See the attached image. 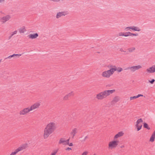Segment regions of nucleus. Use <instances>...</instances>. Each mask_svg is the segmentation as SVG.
I'll return each mask as SVG.
<instances>
[{
  "instance_id": "1",
  "label": "nucleus",
  "mask_w": 155,
  "mask_h": 155,
  "mask_svg": "<svg viewBox=\"0 0 155 155\" xmlns=\"http://www.w3.org/2000/svg\"><path fill=\"white\" fill-rule=\"evenodd\" d=\"M55 129V126L54 123L51 122L48 124L44 130V138H47L54 131Z\"/></svg>"
},
{
  "instance_id": "2",
  "label": "nucleus",
  "mask_w": 155,
  "mask_h": 155,
  "mask_svg": "<svg viewBox=\"0 0 155 155\" xmlns=\"http://www.w3.org/2000/svg\"><path fill=\"white\" fill-rule=\"evenodd\" d=\"M115 90H105L96 95V98L98 100H102L115 91Z\"/></svg>"
},
{
  "instance_id": "3",
  "label": "nucleus",
  "mask_w": 155,
  "mask_h": 155,
  "mask_svg": "<svg viewBox=\"0 0 155 155\" xmlns=\"http://www.w3.org/2000/svg\"><path fill=\"white\" fill-rule=\"evenodd\" d=\"M116 70L115 69L110 68L109 70L104 71L102 74V76L104 78H109L113 74Z\"/></svg>"
},
{
  "instance_id": "4",
  "label": "nucleus",
  "mask_w": 155,
  "mask_h": 155,
  "mask_svg": "<svg viewBox=\"0 0 155 155\" xmlns=\"http://www.w3.org/2000/svg\"><path fill=\"white\" fill-rule=\"evenodd\" d=\"M141 68V66L138 65L127 67L125 69V70H129L131 72L133 73L135 71H136Z\"/></svg>"
},
{
  "instance_id": "5",
  "label": "nucleus",
  "mask_w": 155,
  "mask_h": 155,
  "mask_svg": "<svg viewBox=\"0 0 155 155\" xmlns=\"http://www.w3.org/2000/svg\"><path fill=\"white\" fill-rule=\"evenodd\" d=\"M118 142V141H113L110 142L109 144V147L111 148H115L117 146Z\"/></svg>"
},
{
  "instance_id": "6",
  "label": "nucleus",
  "mask_w": 155,
  "mask_h": 155,
  "mask_svg": "<svg viewBox=\"0 0 155 155\" xmlns=\"http://www.w3.org/2000/svg\"><path fill=\"white\" fill-rule=\"evenodd\" d=\"M31 111L30 108L28 107L24 108L23 110H21L20 112V114L21 115H24L28 113Z\"/></svg>"
},
{
  "instance_id": "7",
  "label": "nucleus",
  "mask_w": 155,
  "mask_h": 155,
  "mask_svg": "<svg viewBox=\"0 0 155 155\" xmlns=\"http://www.w3.org/2000/svg\"><path fill=\"white\" fill-rule=\"evenodd\" d=\"M67 14V12L65 11L61 12L58 13L56 16L57 18H59L62 16H65Z\"/></svg>"
},
{
  "instance_id": "8",
  "label": "nucleus",
  "mask_w": 155,
  "mask_h": 155,
  "mask_svg": "<svg viewBox=\"0 0 155 155\" xmlns=\"http://www.w3.org/2000/svg\"><path fill=\"white\" fill-rule=\"evenodd\" d=\"M27 144H24L21 146L20 147H19L16 150V151H17V152H18L21 151L27 148Z\"/></svg>"
},
{
  "instance_id": "9",
  "label": "nucleus",
  "mask_w": 155,
  "mask_h": 155,
  "mask_svg": "<svg viewBox=\"0 0 155 155\" xmlns=\"http://www.w3.org/2000/svg\"><path fill=\"white\" fill-rule=\"evenodd\" d=\"M40 105V104L39 103H36L35 104H34L32 105L30 108V110L31 111L35 109L38 108Z\"/></svg>"
},
{
  "instance_id": "10",
  "label": "nucleus",
  "mask_w": 155,
  "mask_h": 155,
  "mask_svg": "<svg viewBox=\"0 0 155 155\" xmlns=\"http://www.w3.org/2000/svg\"><path fill=\"white\" fill-rule=\"evenodd\" d=\"M11 18L10 16L9 15H7L1 18L2 22L3 23H4L6 21L8 20Z\"/></svg>"
},
{
  "instance_id": "11",
  "label": "nucleus",
  "mask_w": 155,
  "mask_h": 155,
  "mask_svg": "<svg viewBox=\"0 0 155 155\" xmlns=\"http://www.w3.org/2000/svg\"><path fill=\"white\" fill-rule=\"evenodd\" d=\"M124 36L125 37L131 36H137L138 35V34L137 33H132L130 32H126L125 33H124Z\"/></svg>"
},
{
  "instance_id": "12",
  "label": "nucleus",
  "mask_w": 155,
  "mask_h": 155,
  "mask_svg": "<svg viewBox=\"0 0 155 155\" xmlns=\"http://www.w3.org/2000/svg\"><path fill=\"white\" fill-rule=\"evenodd\" d=\"M38 36V34L36 33L33 34H30L28 35V37L29 38L33 39L36 38Z\"/></svg>"
},
{
  "instance_id": "13",
  "label": "nucleus",
  "mask_w": 155,
  "mask_h": 155,
  "mask_svg": "<svg viewBox=\"0 0 155 155\" xmlns=\"http://www.w3.org/2000/svg\"><path fill=\"white\" fill-rule=\"evenodd\" d=\"M147 71L148 73H153L155 72V65L154 67H151L150 68H147Z\"/></svg>"
},
{
  "instance_id": "14",
  "label": "nucleus",
  "mask_w": 155,
  "mask_h": 155,
  "mask_svg": "<svg viewBox=\"0 0 155 155\" xmlns=\"http://www.w3.org/2000/svg\"><path fill=\"white\" fill-rule=\"evenodd\" d=\"M74 95V93L73 91L69 93L68 94L65 95L64 97V100H67L68 99V98L73 96Z\"/></svg>"
},
{
  "instance_id": "15",
  "label": "nucleus",
  "mask_w": 155,
  "mask_h": 155,
  "mask_svg": "<svg viewBox=\"0 0 155 155\" xmlns=\"http://www.w3.org/2000/svg\"><path fill=\"white\" fill-rule=\"evenodd\" d=\"M131 29L134 31H141V29L138 27L135 26H131Z\"/></svg>"
},
{
  "instance_id": "16",
  "label": "nucleus",
  "mask_w": 155,
  "mask_h": 155,
  "mask_svg": "<svg viewBox=\"0 0 155 155\" xmlns=\"http://www.w3.org/2000/svg\"><path fill=\"white\" fill-rule=\"evenodd\" d=\"M124 134V133L122 132H120L118 133L114 136V139H117L118 138L122 136Z\"/></svg>"
},
{
  "instance_id": "17",
  "label": "nucleus",
  "mask_w": 155,
  "mask_h": 155,
  "mask_svg": "<svg viewBox=\"0 0 155 155\" xmlns=\"http://www.w3.org/2000/svg\"><path fill=\"white\" fill-rule=\"evenodd\" d=\"M155 138V130L153 132V134H152L150 140V141L151 142H153L154 140V139Z\"/></svg>"
},
{
  "instance_id": "18",
  "label": "nucleus",
  "mask_w": 155,
  "mask_h": 155,
  "mask_svg": "<svg viewBox=\"0 0 155 155\" xmlns=\"http://www.w3.org/2000/svg\"><path fill=\"white\" fill-rule=\"evenodd\" d=\"M119 101V97L118 96L115 97L111 102L112 104L117 102Z\"/></svg>"
},
{
  "instance_id": "19",
  "label": "nucleus",
  "mask_w": 155,
  "mask_h": 155,
  "mask_svg": "<svg viewBox=\"0 0 155 155\" xmlns=\"http://www.w3.org/2000/svg\"><path fill=\"white\" fill-rule=\"evenodd\" d=\"M59 144H62L63 145H66L65 140L63 138H61L60 139L59 142Z\"/></svg>"
},
{
  "instance_id": "20",
  "label": "nucleus",
  "mask_w": 155,
  "mask_h": 155,
  "mask_svg": "<svg viewBox=\"0 0 155 155\" xmlns=\"http://www.w3.org/2000/svg\"><path fill=\"white\" fill-rule=\"evenodd\" d=\"M143 122V120L141 118H140L138 119L136 122V125H142V123Z\"/></svg>"
},
{
  "instance_id": "21",
  "label": "nucleus",
  "mask_w": 155,
  "mask_h": 155,
  "mask_svg": "<svg viewBox=\"0 0 155 155\" xmlns=\"http://www.w3.org/2000/svg\"><path fill=\"white\" fill-rule=\"evenodd\" d=\"M77 132V129L76 128H74L72 130L71 133V134L73 135L72 138H73L74 137L75 134H76Z\"/></svg>"
},
{
  "instance_id": "22",
  "label": "nucleus",
  "mask_w": 155,
  "mask_h": 155,
  "mask_svg": "<svg viewBox=\"0 0 155 155\" xmlns=\"http://www.w3.org/2000/svg\"><path fill=\"white\" fill-rule=\"evenodd\" d=\"M114 68H114L116 69L115 71H117L118 72H120L121 71L123 70V69L120 67H118L117 68L115 66H114Z\"/></svg>"
},
{
  "instance_id": "23",
  "label": "nucleus",
  "mask_w": 155,
  "mask_h": 155,
  "mask_svg": "<svg viewBox=\"0 0 155 155\" xmlns=\"http://www.w3.org/2000/svg\"><path fill=\"white\" fill-rule=\"evenodd\" d=\"M25 31L26 30L24 27H23L19 29V31L20 33H24Z\"/></svg>"
},
{
  "instance_id": "24",
  "label": "nucleus",
  "mask_w": 155,
  "mask_h": 155,
  "mask_svg": "<svg viewBox=\"0 0 155 155\" xmlns=\"http://www.w3.org/2000/svg\"><path fill=\"white\" fill-rule=\"evenodd\" d=\"M135 50V48L134 47H131L128 48V50L130 52H132Z\"/></svg>"
},
{
  "instance_id": "25",
  "label": "nucleus",
  "mask_w": 155,
  "mask_h": 155,
  "mask_svg": "<svg viewBox=\"0 0 155 155\" xmlns=\"http://www.w3.org/2000/svg\"><path fill=\"white\" fill-rule=\"evenodd\" d=\"M143 127H144L147 129L148 130H149L150 129V128L148 127V125L146 123H144L143 124Z\"/></svg>"
},
{
  "instance_id": "26",
  "label": "nucleus",
  "mask_w": 155,
  "mask_h": 155,
  "mask_svg": "<svg viewBox=\"0 0 155 155\" xmlns=\"http://www.w3.org/2000/svg\"><path fill=\"white\" fill-rule=\"evenodd\" d=\"M130 29H131V26L126 27L124 29V30L126 31H131Z\"/></svg>"
},
{
  "instance_id": "27",
  "label": "nucleus",
  "mask_w": 155,
  "mask_h": 155,
  "mask_svg": "<svg viewBox=\"0 0 155 155\" xmlns=\"http://www.w3.org/2000/svg\"><path fill=\"white\" fill-rule=\"evenodd\" d=\"M142 125H137V126L136 125V127H137V130L138 131H139L140 130V129H141V127H142Z\"/></svg>"
},
{
  "instance_id": "28",
  "label": "nucleus",
  "mask_w": 155,
  "mask_h": 155,
  "mask_svg": "<svg viewBox=\"0 0 155 155\" xmlns=\"http://www.w3.org/2000/svg\"><path fill=\"white\" fill-rule=\"evenodd\" d=\"M12 57H15V54H12V55H10L7 58H5V59H6L7 58H11Z\"/></svg>"
},
{
  "instance_id": "29",
  "label": "nucleus",
  "mask_w": 155,
  "mask_h": 155,
  "mask_svg": "<svg viewBox=\"0 0 155 155\" xmlns=\"http://www.w3.org/2000/svg\"><path fill=\"white\" fill-rule=\"evenodd\" d=\"M137 98V96H133V97H130V100H132L133 99H136Z\"/></svg>"
},
{
  "instance_id": "30",
  "label": "nucleus",
  "mask_w": 155,
  "mask_h": 155,
  "mask_svg": "<svg viewBox=\"0 0 155 155\" xmlns=\"http://www.w3.org/2000/svg\"><path fill=\"white\" fill-rule=\"evenodd\" d=\"M58 152V150H55L54 152L51 153V155H55Z\"/></svg>"
},
{
  "instance_id": "31",
  "label": "nucleus",
  "mask_w": 155,
  "mask_h": 155,
  "mask_svg": "<svg viewBox=\"0 0 155 155\" xmlns=\"http://www.w3.org/2000/svg\"><path fill=\"white\" fill-rule=\"evenodd\" d=\"M18 152L16 150L15 151L12 152L10 155H15Z\"/></svg>"
},
{
  "instance_id": "32",
  "label": "nucleus",
  "mask_w": 155,
  "mask_h": 155,
  "mask_svg": "<svg viewBox=\"0 0 155 155\" xmlns=\"http://www.w3.org/2000/svg\"><path fill=\"white\" fill-rule=\"evenodd\" d=\"M114 66H113V65H112L111 64H110L108 66V68H110H110H114Z\"/></svg>"
},
{
  "instance_id": "33",
  "label": "nucleus",
  "mask_w": 155,
  "mask_h": 155,
  "mask_svg": "<svg viewBox=\"0 0 155 155\" xmlns=\"http://www.w3.org/2000/svg\"><path fill=\"white\" fill-rule=\"evenodd\" d=\"M155 80L154 79H152L151 81H149L150 83L151 84H153L154 82L155 81Z\"/></svg>"
},
{
  "instance_id": "34",
  "label": "nucleus",
  "mask_w": 155,
  "mask_h": 155,
  "mask_svg": "<svg viewBox=\"0 0 155 155\" xmlns=\"http://www.w3.org/2000/svg\"><path fill=\"white\" fill-rule=\"evenodd\" d=\"M124 33L120 32L119 34V36H124Z\"/></svg>"
},
{
  "instance_id": "35",
  "label": "nucleus",
  "mask_w": 155,
  "mask_h": 155,
  "mask_svg": "<svg viewBox=\"0 0 155 155\" xmlns=\"http://www.w3.org/2000/svg\"><path fill=\"white\" fill-rule=\"evenodd\" d=\"M15 57H16L18 58L20 56H21V54H15Z\"/></svg>"
},
{
  "instance_id": "36",
  "label": "nucleus",
  "mask_w": 155,
  "mask_h": 155,
  "mask_svg": "<svg viewBox=\"0 0 155 155\" xmlns=\"http://www.w3.org/2000/svg\"><path fill=\"white\" fill-rule=\"evenodd\" d=\"M17 31H15L14 32L12 33L11 34L12 36H13L15 34L17 33Z\"/></svg>"
},
{
  "instance_id": "37",
  "label": "nucleus",
  "mask_w": 155,
  "mask_h": 155,
  "mask_svg": "<svg viewBox=\"0 0 155 155\" xmlns=\"http://www.w3.org/2000/svg\"><path fill=\"white\" fill-rule=\"evenodd\" d=\"M69 139H68L67 140H65L66 145L69 144Z\"/></svg>"
},
{
  "instance_id": "38",
  "label": "nucleus",
  "mask_w": 155,
  "mask_h": 155,
  "mask_svg": "<svg viewBox=\"0 0 155 155\" xmlns=\"http://www.w3.org/2000/svg\"><path fill=\"white\" fill-rule=\"evenodd\" d=\"M87 138V136H86V137H85L84 138L83 140H81V141L82 142H84V141H85V140H86V139Z\"/></svg>"
},
{
  "instance_id": "39",
  "label": "nucleus",
  "mask_w": 155,
  "mask_h": 155,
  "mask_svg": "<svg viewBox=\"0 0 155 155\" xmlns=\"http://www.w3.org/2000/svg\"><path fill=\"white\" fill-rule=\"evenodd\" d=\"M87 153V152L85 151L82 153V155H86Z\"/></svg>"
},
{
  "instance_id": "40",
  "label": "nucleus",
  "mask_w": 155,
  "mask_h": 155,
  "mask_svg": "<svg viewBox=\"0 0 155 155\" xmlns=\"http://www.w3.org/2000/svg\"><path fill=\"white\" fill-rule=\"evenodd\" d=\"M61 0H51V1L54 2H59Z\"/></svg>"
},
{
  "instance_id": "41",
  "label": "nucleus",
  "mask_w": 155,
  "mask_h": 155,
  "mask_svg": "<svg viewBox=\"0 0 155 155\" xmlns=\"http://www.w3.org/2000/svg\"><path fill=\"white\" fill-rule=\"evenodd\" d=\"M137 96V98H138L139 97H143V95H142V94H138Z\"/></svg>"
},
{
  "instance_id": "42",
  "label": "nucleus",
  "mask_w": 155,
  "mask_h": 155,
  "mask_svg": "<svg viewBox=\"0 0 155 155\" xmlns=\"http://www.w3.org/2000/svg\"><path fill=\"white\" fill-rule=\"evenodd\" d=\"M70 146H72L73 145V144L72 143H69V144H68Z\"/></svg>"
},
{
  "instance_id": "43",
  "label": "nucleus",
  "mask_w": 155,
  "mask_h": 155,
  "mask_svg": "<svg viewBox=\"0 0 155 155\" xmlns=\"http://www.w3.org/2000/svg\"><path fill=\"white\" fill-rule=\"evenodd\" d=\"M71 150V148L68 147L66 149V150Z\"/></svg>"
},
{
  "instance_id": "44",
  "label": "nucleus",
  "mask_w": 155,
  "mask_h": 155,
  "mask_svg": "<svg viewBox=\"0 0 155 155\" xmlns=\"http://www.w3.org/2000/svg\"><path fill=\"white\" fill-rule=\"evenodd\" d=\"M120 51H122H122L124 52H126L125 51H123V49H122V48L120 49Z\"/></svg>"
},
{
  "instance_id": "45",
  "label": "nucleus",
  "mask_w": 155,
  "mask_h": 155,
  "mask_svg": "<svg viewBox=\"0 0 155 155\" xmlns=\"http://www.w3.org/2000/svg\"><path fill=\"white\" fill-rule=\"evenodd\" d=\"M124 145H122V146H121L120 147L121 148H124Z\"/></svg>"
},
{
  "instance_id": "46",
  "label": "nucleus",
  "mask_w": 155,
  "mask_h": 155,
  "mask_svg": "<svg viewBox=\"0 0 155 155\" xmlns=\"http://www.w3.org/2000/svg\"><path fill=\"white\" fill-rule=\"evenodd\" d=\"M12 37V35H11V36H10L9 37V38H8V39H10L11 38V37Z\"/></svg>"
},
{
  "instance_id": "47",
  "label": "nucleus",
  "mask_w": 155,
  "mask_h": 155,
  "mask_svg": "<svg viewBox=\"0 0 155 155\" xmlns=\"http://www.w3.org/2000/svg\"><path fill=\"white\" fill-rule=\"evenodd\" d=\"M0 1H4V0H0Z\"/></svg>"
},
{
  "instance_id": "48",
  "label": "nucleus",
  "mask_w": 155,
  "mask_h": 155,
  "mask_svg": "<svg viewBox=\"0 0 155 155\" xmlns=\"http://www.w3.org/2000/svg\"><path fill=\"white\" fill-rule=\"evenodd\" d=\"M1 62V60H0V63Z\"/></svg>"
},
{
  "instance_id": "49",
  "label": "nucleus",
  "mask_w": 155,
  "mask_h": 155,
  "mask_svg": "<svg viewBox=\"0 0 155 155\" xmlns=\"http://www.w3.org/2000/svg\"><path fill=\"white\" fill-rule=\"evenodd\" d=\"M94 155H96L94 154Z\"/></svg>"
}]
</instances>
